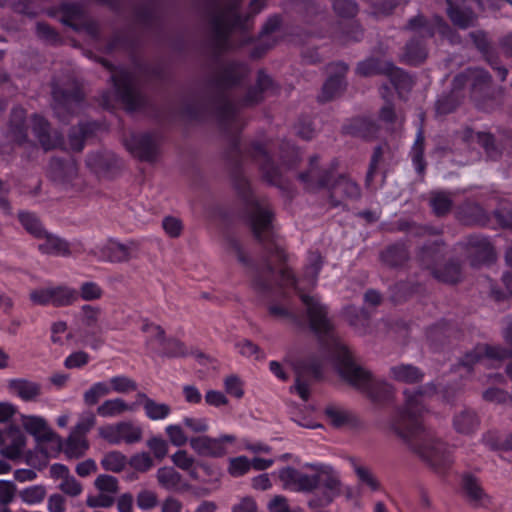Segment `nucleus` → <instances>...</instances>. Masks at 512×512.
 Listing matches in <instances>:
<instances>
[{"label": "nucleus", "mask_w": 512, "mask_h": 512, "mask_svg": "<svg viewBox=\"0 0 512 512\" xmlns=\"http://www.w3.org/2000/svg\"><path fill=\"white\" fill-rule=\"evenodd\" d=\"M248 71V67L239 62H230L219 69L209 80V86L217 92L213 99V106L220 126L227 134L228 147L225 157L230 167L234 188L245 205L251 231L264 250L262 265L255 269L253 278H296L286 265H283L278 273L273 268V258L279 264H284L287 260L285 250L274 231V214L266 199H258L254 196L250 183L242 171L244 159L251 158L258 165L265 181L274 185L281 183V169L273 163L267 149L262 144L253 142L249 148L243 150L238 138L242 129V123L238 117L239 109L252 107L263 101L265 97L275 95L278 92L277 85L268 74L260 70L256 84L248 89L242 100L234 102L224 93L227 89L240 84Z\"/></svg>", "instance_id": "nucleus-1"}, {"label": "nucleus", "mask_w": 512, "mask_h": 512, "mask_svg": "<svg viewBox=\"0 0 512 512\" xmlns=\"http://www.w3.org/2000/svg\"><path fill=\"white\" fill-rule=\"evenodd\" d=\"M424 393L422 389H406L404 406L391 419L389 427L413 453L433 469L440 470L452 463L451 452L444 442L418 420L424 409Z\"/></svg>", "instance_id": "nucleus-2"}, {"label": "nucleus", "mask_w": 512, "mask_h": 512, "mask_svg": "<svg viewBox=\"0 0 512 512\" xmlns=\"http://www.w3.org/2000/svg\"><path fill=\"white\" fill-rule=\"evenodd\" d=\"M210 2L209 41L214 53L220 54L230 49L229 37L234 30L245 33L251 28L250 19L262 11L266 0H252L249 6L250 12L245 16L239 13L241 0H226L223 3L210 0Z\"/></svg>", "instance_id": "nucleus-3"}, {"label": "nucleus", "mask_w": 512, "mask_h": 512, "mask_svg": "<svg viewBox=\"0 0 512 512\" xmlns=\"http://www.w3.org/2000/svg\"><path fill=\"white\" fill-rule=\"evenodd\" d=\"M333 355L341 377L365 394L371 402L382 405L393 399V387L385 380L375 378L370 371L358 365L344 343L340 341L334 343Z\"/></svg>", "instance_id": "nucleus-4"}, {"label": "nucleus", "mask_w": 512, "mask_h": 512, "mask_svg": "<svg viewBox=\"0 0 512 512\" xmlns=\"http://www.w3.org/2000/svg\"><path fill=\"white\" fill-rule=\"evenodd\" d=\"M403 29L414 33V37L405 45L402 61L414 66L421 64L427 57L425 39L432 38L435 33L443 37H450L454 33L442 17L427 19L422 14L410 18Z\"/></svg>", "instance_id": "nucleus-5"}, {"label": "nucleus", "mask_w": 512, "mask_h": 512, "mask_svg": "<svg viewBox=\"0 0 512 512\" xmlns=\"http://www.w3.org/2000/svg\"><path fill=\"white\" fill-rule=\"evenodd\" d=\"M307 467L316 471V474L311 475L314 482L311 492L318 491L308 501L309 507L320 508L330 505L343 492V484L339 473L329 465L307 464Z\"/></svg>", "instance_id": "nucleus-6"}, {"label": "nucleus", "mask_w": 512, "mask_h": 512, "mask_svg": "<svg viewBox=\"0 0 512 512\" xmlns=\"http://www.w3.org/2000/svg\"><path fill=\"white\" fill-rule=\"evenodd\" d=\"M52 109L55 116L63 123H68L70 118L82 108L84 94L75 81L65 83L53 82L52 84Z\"/></svg>", "instance_id": "nucleus-7"}, {"label": "nucleus", "mask_w": 512, "mask_h": 512, "mask_svg": "<svg viewBox=\"0 0 512 512\" xmlns=\"http://www.w3.org/2000/svg\"><path fill=\"white\" fill-rule=\"evenodd\" d=\"M161 137L156 132L132 133L124 139L127 150L137 159L154 162L160 152Z\"/></svg>", "instance_id": "nucleus-8"}, {"label": "nucleus", "mask_w": 512, "mask_h": 512, "mask_svg": "<svg viewBox=\"0 0 512 512\" xmlns=\"http://www.w3.org/2000/svg\"><path fill=\"white\" fill-rule=\"evenodd\" d=\"M117 95L128 111L142 107L145 98L137 86L135 76L126 70H120L111 76Z\"/></svg>", "instance_id": "nucleus-9"}, {"label": "nucleus", "mask_w": 512, "mask_h": 512, "mask_svg": "<svg viewBox=\"0 0 512 512\" xmlns=\"http://www.w3.org/2000/svg\"><path fill=\"white\" fill-rule=\"evenodd\" d=\"M30 300L40 306L67 307L78 301L76 289L67 285L34 289L29 294Z\"/></svg>", "instance_id": "nucleus-10"}, {"label": "nucleus", "mask_w": 512, "mask_h": 512, "mask_svg": "<svg viewBox=\"0 0 512 512\" xmlns=\"http://www.w3.org/2000/svg\"><path fill=\"white\" fill-rule=\"evenodd\" d=\"M357 73L365 77L386 74L392 77L395 88H404L411 83L410 77L403 70L396 68L392 62L376 58L360 62L357 66Z\"/></svg>", "instance_id": "nucleus-11"}, {"label": "nucleus", "mask_w": 512, "mask_h": 512, "mask_svg": "<svg viewBox=\"0 0 512 512\" xmlns=\"http://www.w3.org/2000/svg\"><path fill=\"white\" fill-rule=\"evenodd\" d=\"M446 4L447 16L460 29H468L476 25L478 15L474 11V5L479 9L484 8L482 0H446Z\"/></svg>", "instance_id": "nucleus-12"}, {"label": "nucleus", "mask_w": 512, "mask_h": 512, "mask_svg": "<svg viewBox=\"0 0 512 512\" xmlns=\"http://www.w3.org/2000/svg\"><path fill=\"white\" fill-rule=\"evenodd\" d=\"M236 441L234 435H221L213 438L207 435L192 437L189 440L190 447L201 457L221 458L228 450L227 445H232Z\"/></svg>", "instance_id": "nucleus-13"}, {"label": "nucleus", "mask_w": 512, "mask_h": 512, "mask_svg": "<svg viewBox=\"0 0 512 512\" xmlns=\"http://www.w3.org/2000/svg\"><path fill=\"white\" fill-rule=\"evenodd\" d=\"M139 247V242L136 240L120 242L116 239H109L99 248L98 259L110 263H127L137 258Z\"/></svg>", "instance_id": "nucleus-14"}, {"label": "nucleus", "mask_w": 512, "mask_h": 512, "mask_svg": "<svg viewBox=\"0 0 512 512\" xmlns=\"http://www.w3.org/2000/svg\"><path fill=\"white\" fill-rule=\"evenodd\" d=\"M295 372V384L290 390L295 391L301 399L307 401L311 383L321 378V363L315 360L299 362L295 365Z\"/></svg>", "instance_id": "nucleus-15"}, {"label": "nucleus", "mask_w": 512, "mask_h": 512, "mask_svg": "<svg viewBox=\"0 0 512 512\" xmlns=\"http://www.w3.org/2000/svg\"><path fill=\"white\" fill-rule=\"evenodd\" d=\"M329 203L332 207L346 208L345 200H357L361 196L359 185L352 179L341 175L328 187Z\"/></svg>", "instance_id": "nucleus-16"}, {"label": "nucleus", "mask_w": 512, "mask_h": 512, "mask_svg": "<svg viewBox=\"0 0 512 512\" xmlns=\"http://www.w3.org/2000/svg\"><path fill=\"white\" fill-rule=\"evenodd\" d=\"M512 357V350L498 346L478 345L474 350L466 353L459 362V366L471 371L474 364L487 365L489 359L502 360Z\"/></svg>", "instance_id": "nucleus-17"}, {"label": "nucleus", "mask_w": 512, "mask_h": 512, "mask_svg": "<svg viewBox=\"0 0 512 512\" xmlns=\"http://www.w3.org/2000/svg\"><path fill=\"white\" fill-rule=\"evenodd\" d=\"M299 180L305 188L310 191L329 187L332 180V170L319 165V157L314 155L310 157L309 167L305 172L298 175Z\"/></svg>", "instance_id": "nucleus-18"}, {"label": "nucleus", "mask_w": 512, "mask_h": 512, "mask_svg": "<svg viewBox=\"0 0 512 512\" xmlns=\"http://www.w3.org/2000/svg\"><path fill=\"white\" fill-rule=\"evenodd\" d=\"M329 77L322 87L321 94L318 96L320 102H328L340 96L346 88L345 75L348 71V65L343 62H337L330 65Z\"/></svg>", "instance_id": "nucleus-19"}, {"label": "nucleus", "mask_w": 512, "mask_h": 512, "mask_svg": "<svg viewBox=\"0 0 512 512\" xmlns=\"http://www.w3.org/2000/svg\"><path fill=\"white\" fill-rule=\"evenodd\" d=\"M78 176V166L72 158H52L49 163L48 177L57 185L68 187Z\"/></svg>", "instance_id": "nucleus-20"}, {"label": "nucleus", "mask_w": 512, "mask_h": 512, "mask_svg": "<svg viewBox=\"0 0 512 512\" xmlns=\"http://www.w3.org/2000/svg\"><path fill=\"white\" fill-rule=\"evenodd\" d=\"M22 425L37 442H55L57 445H62V438L49 428L44 418L23 415Z\"/></svg>", "instance_id": "nucleus-21"}, {"label": "nucleus", "mask_w": 512, "mask_h": 512, "mask_svg": "<svg viewBox=\"0 0 512 512\" xmlns=\"http://www.w3.org/2000/svg\"><path fill=\"white\" fill-rule=\"evenodd\" d=\"M63 23L72 27L76 31H84L93 38L99 36V25L93 20H82L80 18V8L77 5L69 4L63 7Z\"/></svg>", "instance_id": "nucleus-22"}, {"label": "nucleus", "mask_w": 512, "mask_h": 512, "mask_svg": "<svg viewBox=\"0 0 512 512\" xmlns=\"http://www.w3.org/2000/svg\"><path fill=\"white\" fill-rule=\"evenodd\" d=\"M33 132L45 151L55 149L63 144V137L57 131H50V125L41 116H33Z\"/></svg>", "instance_id": "nucleus-23"}, {"label": "nucleus", "mask_w": 512, "mask_h": 512, "mask_svg": "<svg viewBox=\"0 0 512 512\" xmlns=\"http://www.w3.org/2000/svg\"><path fill=\"white\" fill-rule=\"evenodd\" d=\"M279 479L284 488L296 492L310 493L314 483L311 475L304 474L293 467H285L279 470Z\"/></svg>", "instance_id": "nucleus-24"}, {"label": "nucleus", "mask_w": 512, "mask_h": 512, "mask_svg": "<svg viewBox=\"0 0 512 512\" xmlns=\"http://www.w3.org/2000/svg\"><path fill=\"white\" fill-rule=\"evenodd\" d=\"M8 390L25 402L36 401L42 394L41 384L26 378L10 379Z\"/></svg>", "instance_id": "nucleus-25"}, {"label": "nucleus", "mask_w": 512, "mask_h": 512, "mask_svg": "<svg viewBox=\"0 0 512 512\" xmlns=\"http://www.w3.org/2000/svg\"><path fill=\"white\" fill-rule=\"evenodd\" d=\"M26 112L21 107H16L11 111L7 137L22 145L28 141V127L26 125Z\"/></svg>", "instance_id": "nucleus-26"}, {"label": "nucleus", "mask_w": 512, "mask_h": 512, "mask_svg": "<svg viewBox=\"0 0 512 512\" xmlns=\"http://www.w3.org/2000/svg\"><path fill=\"white\" fill-rule=\"evenodd\" d=\"M5 437L9 443L0 450V454L10 460L19 459L26 446V436L18 427L10 426L5 431Z\"/></svg>", "instance_id": "nucleus-27"}, {"label": "nucleus", "mask_w": 512, "mask_h": 512, "mask_svg": "<svg viewBox=\"0 0 512 512\" xmlns=\"http://www.w3.org/2000/svg\"><path fill=\"white\" fill-rule=\"evenodd\" d=\"M462 489L468 500L477 507L486 506L492 502L491 496L484 491L479 479L472 474L463 475Z\"/></svg>", "instance_id": "nucleus-28"}, {"label": "nucleus", "mask_w": 512, "mask_h": 512, "mask_svg": "<svg viewBox=\"0 0 512 512\" xmlns=\"http://www.w3.org/2000/svg\"><path fill=\"white\" fill-rule=\"evenodd\" d=\"M42 239L44 241L38 245V250L42 254L62 257L71 255L70 244L65 239L48 231L45 232Z\"/></svg>", "instance_id": "nucleus-29"}, {"label": "nucleus", "mask_w": 512, "mask_h": 512, "mask_svg": "<svg viewBox=\"0 0 512 512\" xmlns=\"http://www.w3.org/2000/svg\"><path fill=\"white\" fill-rule=\"evenodd\" d=\"M467 248L476 262H488L494 258L493 246L486 237L480 235L469 236Z\"/></svg>", "instance_id": "nucleus-30"}, {"label": "nucleus", "mask_w": 512, "mask_h": 512, "mask_svg": "<svg viewBox=\"0 0 512 512\" xmlns=\"http://www.w3.org/2000/svg\"><path fill=\"white\" fill-rule=\"evenodd\" d=\"M479 425L480 419L472 409L465 408L454 415L453 426L458 433L471 434L478 429Z\"/></svg>", "instance_id": "nucleus-31"}, {"label": "nucleus", "mask_w": 512, "mask_h": 512, "mask_svg": "<svg viewBox=\"0 0 512 512\" xmlns=\"http://www.w3.org/2000/svg\"><path fill=\"white\" fill-rule=\"evenodd\" d=\"M457 216L465 225L484 224L488 219L483 208L471 202L462 204L458 209Z\"/></svg>", "instance_id": "nucleus-32"}, {"label": "nucleus", "mask_w": 512, "mask_h": 512, "mask_svg": "<svg viewBox=\"0 0 512 512\" xmlns=\"http://www.w3.org/2000/svg\"><path fill=\"white\" fill-rule=\"evenodd\" d=\"M58 447L63 450L67 458L78 459L88 450L89 442L86 437L71 432L65 441L62 440V445H58Z\"/></svg>", "instance_id": "nucleus-33"}, {"label": "nucleus", "mask_w": 512, "mask_h": 512, "mask_svg": "<svg viewBox=\"0 0 512 512\" xmlns=\"http://www.w3.org/2000/svg\"><path fill=\"white\" fill-rule=\"evenodd\" d=\"M86 164L96 173L106 172L116 164V157L110 152H92L87 155Z\"/></svg>", "instance_id": "nucleus-34"}, {"label": "nucleus", "mask_w": 512, "mask_h": 512, "mask_svg": "<svg viewBox=\"0 0 512 512\" xmlns=\"http://www.w3.org/2000/svg\"><path fill=\"white\" fill-rule=\"evenodd\" d=\"M384 264L389 267H399L407 262L409 254L403 244H393L387 247L380 255Z\"/></svg>", "instance_id": "nucleus-35"}, {"label": "nucleus", "mask_w": 512, "mask_h": 512, "mask_svg": "<svg viewBox=\"0 0 512 512\" xmlns=\"http://www.w3.org/2000/svg\"><path fill=\"white\" fill-rule=\"evenodd\" d=\"M95 124L79 123L70 129L68 139L70 148L74 151H81L84 148L85 139L94 131Z\"/></svg>", "instance_id": "nucleus-36"}, {"label": "nucleus", "mask_w": 512, "mask_h": 512, "mask_svg": "<svg viewBox=\"0 0 512 512\" xmlns=\"http://www.w3.org/2000/svg\"><path fill=\"white\" fill-rule=\"evenodd\" d=\"M392 377L400 382L417 383L422 381L424 374L415 366L400 364L390 368Z\"/></svg>", "instance_id": "nucleus-37"}, {"label": "nucleus", "mask_w": 512, "mask_h": 512, "mask_svg": "<svg viewBox=\"0 0 512 512\" xmlns=\"http://www.w3.org/2000/svg\"><path fill=\"white\" fill-rule=\"evenodd\" d=\"M323 266V258L318 251L309 253L308 263L305 267L303 274V282H306L307 287H314L318 278V274Z\"/></svg>", "instance_id": "nucleus-38"}, {"label": "nucleus", "mask_w": 512, "mask_h": 512, "mask_svg": "<svg viewBox=\"0 0 512 512\" xmlns=\"http://www.w3.org/2000/svg\"><path fill=\"white\" fill-rule=\"evenodd\" d=\"M268 312L272 317L286 320L295 326L302 327L304 325L303 316L290 307L272 303L268 306Z\"/></svg>", "instance_id": "nucleus-39"}, {"label": "nucleus", "mask_w": 512, "mask_h": 512, "mask_svg": "<svg viewBox=\"0 0 512 512\" xmlns=\"http://www.w3.org/2000/svg\"><path fill=\"white\" fill-rule=\"evenodd\" d=\"M158 484L166 490H178L182 481V475L173 467H161L157 470Z\"/></svg>", "instance_id": "nucleus-40"}, {"label": "nucleus", "mask_w": 512, "mask_h": 512, "mask_svg": "<svg viewBox=\"0 0 512 512\" xmlns=\"http://www.w3.org/2000/svg\"><path fill=\"white\" fill-rule=\"evenodd\" d=\"M18 219L23 228L36 239H42L43 235L47 231L41 220L34 213L30 212H19Z\"/></svg>", "instance_id": "nucleus-41"}, {"label": "nucleus", "mask_w": 512, "mask_h": 512, "mask_svg": "<svg viewBox=\"0 0 512 512\" xmlns=\"http://www.w3.org/2000/svg\"><path fill=\"white\" fill-rule=\"evenodd\" d=\"M132 409V406L128 405L123 399L115 398L106 400L99 405L97 414L101 417H115Z\"/></svg>", "instance_id": "nucleus-42"}, {"label": "nucleus", "mask_w": 512, "mask_h": 512, "mask_svg": "<svg viewBox=\"0 0 512 512\" xmlns=\"http://www.w3.org/2000/svg\"><path fill=\"white\" fill-rule=\"evenodd\" d=\"M424 135L422 130H419L413 147L411 149V158L416 172L422 177L426 169V161L424 159Z\"/></svg>", "instance_id": "nucleus-43"}, {"label": "nucleus", "mask_w": 512, "mask_h": 512, "mask_svg": "<svg viewBox=\"0 0 512 512\" xmlns=\"http://www.w3.org/2000/svg\"><path fill=\"white\" fill-rule=\"evenodd\" d=\"M429 202L434 214L438 217L447 215L453 206L451 195L442 191L432 192Z\"/></svg>", "instance_id": "nucleus-44"}, {"label": "nucleus", "mask_w": 512, "mask_h": 512, "mask_svg": "<svg viewBox=\"0 0 512 512\" xmlns=\"http://www.w3.org/2000/svg\"><path fill=\"white\" fill-rule=\"evenodd\" d=\"M345 315L351 326L355 327L360 332H365L370 318L369 313L365 309L356 306H348L345 309Z\"/></svg>", "instance_id": "nucleus-45"}, {"label": "nucleus", "mask_w": 512, "mask_h": 512, "mask_svg": "<svg viewBox=\"0 0 512 512\" xmlns=\"http://www.w3.org/2000/svg\"><path fill=\"white\" fill-rule=\"evenodd\" d=\"M102 309L99 306L84 304L80 307L79 319L81 324L86 328H95L98 326Z\"/></svg>", "instance_id": "nucleus-46"}, {"label": "nucleus", "mask_w": 512, "mask_h": 512, "mask_svg": "<svg viewBox=\"0 0 512 512\" xmlns=\"http://www.w3.org/2000/svg\"><path fill=\"white\" fill-rule=\"evenodd\" d=\"M432 274L439 281L454 284L460 280L461 268L458 263L449 262L442 269H433Z\"/></svg>", "instance_id": "nucleus-47"}, {"label": "nucleus", "mask_w": 512, "mask_h": 512, "mask_svg": "<svg viewBox=\"0 0 512 512\" xmlns=\"http://www.w3.org/2000/svg\"><path fill=\"white\" fill-rule=\"evenodd\" d=\"M77 292L78 300L81 299L85 302L100 300L104 295L102 287L94 281L82 282Z\"/></svg>", "instance_id": "nucleus-48"}, {"label": "nucleus", "mask_w": 512, "mask_h": 512, "mask_svg": "<svg viewBox=\"0 0 512 512\" xmlns=\"http://www.w3.org/2000/svg\"><path fill=\"white\" fill-rule=\"evenodd\" d=\"M325 415L330 423L336 428L348 425L354 420V417L351 413L335 406L326 407Z\"/></svg>", "instance_id": "nucleus-49"}, {"label": "nucleus", "mask_w": 512, "mask_h": 512, "mask_svg": "<svg viewBox=\"0 0 512 512\" xmlns=\"http://www.w3.org/2000/svg\"><path fill=\"white\" fill-rule=\"evenodd\" d=\"M145 415L153 421L163 420L171 414V406L166 403H159L155 400H147L143 408Z\"/></svg>", "instance_id": "nucleus-50"}, {"label": "nucleus", "mask_w": 512, "mask_h": 512, "mask_svg": "<svg viewBox=\"0 0 512 512\" xmlns=\"http://www.w3.org/2000/svg\"><path fill=\"white\" fill-rule=\"evenodd\" d=\"M126 463V456L119 451L109 452L101 460L103 469L114 473L121 472L125 468Z\"/></svg>", "instance_id": "nucleus-51"}, {"label": "nucleus", "mask_w": 512, "mask_h": 512, "mask_svg": "<svg viewBox=\"0 0 512 512\" xmlns=\"http://www.w3.org/2000/svg\"><path fill=\"white\" fill-rule=\"evenodd\" d=\"M110 393V387L105 382L94 383L83 394V401L87 406L96 405L100 398L107 396Z\"/></svg>", "instance_id": "nucleus-52"}, {"label": "nucleus", "mask_w": 512, "mask_h": 512, "mask_svg": "<svg viewBox=\"0 0 512 512\" xmlns=\"http://www.w3.org/2000/svg\"><path fill=\"white\" fill-rule=\"evenodd\" d=\"M47 491L44 485L29 486L19 492L22 502L34 505L41 503L46 497Z\"/></svg>", "instance_id": "nucleus-53"}, {"label": "nucleus", "mask_w": 512, "mask_h": 512, "mask_svg": "<svg viewBox=\"0 0 512 512\" xmlns=\"http://www.w3.org/2000/svg\"><path fill=\"white\" fill-rule=\"evenodd\" d=\"M460 104L459 93L451 91L448 95H444L436 102V111L438 114H449L453 112Z\"/></svg>", "instance_id": "nucleus-54"}, {"label": "nucleus", "mask_w": 512, "mask_h": 512, "mask_svg": "<svg viewBox=\"0 0 512 512\" xmlns=\"http://www.w3.org/2000/svg\"><path fill=\"white\" fill-rule=\"evenodd\" d=\"M119 431L120 443L124 441L128 444H132L140 441L142 438V429L138 426H134L130 422H120Z\"/></svg>", "instance_id": "nucleus-55"}, {"label": "nucleus", "mask_w": 512, "mask_h": 512, "mask_svg": "<svg viewBox=\"0 0 512 512\" xmlns=\"http://www.w3.org/2000/svg\"><path fill=\"white\" fill-rule=\"evenodd\" d=\"M128 464L136 471L145 473L154 466V461L148 452L136 453L130 457Z\"/></svg>", "instance_id": "nucleus-56"}, {"label": "nucleus", "mask_w": 512, "mask_h": 512, "mask_svg": "<svg viewBox=\"0 0 512 512\" xmlns=\"http://www.w3.org/2000/svg\"><path fill=\"white\" fill-rule=\"evenodd\" d=\"M146 445L158 461H162L168 454V442L161 437L153 436L149 438Z\"/></svg>", "instance_id": "nucleus-57"}, {"label": "nucleus", "mask_w": 512, "mask_h": 512, "mask_svg": "<svg viewBox=\"0 0 512 512\" xmlns=\"http://www.w3.org/2000/svg\"><path fill=\"white\" fill-rule=\"evenodd\" d=\"M110 391L113 390L117 393H128L137 389V383L124 375L115 376L110 379Z\"/></svg>", "instance_id": "nucleus-58"}, {"label": "nucleus", "mask_w": 512, "mask_h": 512, "mask_svg": "<svg viewBox=\"0 0 512 512\" xmlns=\"http://www.w3.org/2000/svg\"><path fill=\"white\" fill-rule=\"evenodd\" d=\"M162 354L164 356L175 358V357H183L187 355V351L185 349L184 344L177 339H165V342L162 343Z\"/></svg>", "instance_id": "nucleus-59"}, {"label": "nucleus", "mask_w": 512, "mask_h": 512, "mask_svg": "<svg viewBox=\"0 0 512 512\" xmlns=\"http://www.w3.org/2000/svg\"><path fill=\"white\" fill-rule=\"evenodd\" d=\"M441 246H443V242H434L433 244L425 245L422 248L420 255L423 264L429 267L431 262L442 258L443 253L441 251Z\"/></svg>", "instance_id": "nucleus-60"}, {"label": "nucleus", "mask_w": 512, "mask_h": 512, "mask_svg": "<svg viewBox=\"0 0 512 512\" xmlns=\"http://www.w3.org/2000/svg\"><path fill=\"white\" fill-rule=\"evenodd\" d=\"M94 485L99 491L103 493L116 494L119 491L118 480L111 475H99L95 479Z\"/></svg>", "instance_id": "nucleus-61"}, {"label": "nucleus", "mask_w": 512, "mask_h": 512, "mask_svg": "<svg viewBox=\"0 0 512 512\" xmlns=\"http://www.w3.org/2000/svg\"><path fill=\"white\" fill-rule=\"evenodd\" d=\"M238 352L245 357H254L256 360L265 358L264 353L260 347L248 339H243L236 344Z\"/></svg>", "instance_id": "nucleus-62"}, {"label": "nucleus", "mask_w": 512, "mask_h": 512, "mask_svg": "<svg viewBox=\"0 0 512 512\" xmlns=\"http://www.w3.org/2000/svg\"><path fill=\"white\" fill-rule=\"evenodd\" d=\"M354 470L362 484L367 485L372 491H377L380 489V482L370 469L357 465L354 467Z\"/></svg>", "instance_id": "nucleus-63"}, {"label": "nucleus", "mask_w": 512, "mask_h": 512, "mask_svg": "<svg viewBox=\"0 0 512 512\" xmlns=\"http://www.w3.org/2000/svg\"><path fill=\"white\" fill-rule=\"evenodd\" d=\"M251 469V463L246 456L231 458L229 461L228 472L233 477H240Z\"/></svg>", "instance_id": "nucleus-64"}]
</instances>
